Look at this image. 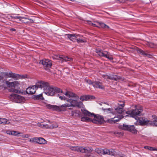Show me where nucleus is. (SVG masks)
<instances>
[{"mask_svg":"<svg viewBox=\"0 0 157 157\" xmlns=\"http://www.w3.org/2000/svg\"><path fill=\"white\" fill-rule=\"evenodd\" d=\"M64 94L68 98L67 101L70 102V104L65 103L60 106L52 105L48 104L47 105V107L50 109H52L54 111H65L66 110L67 108L70 106L76 107V104L77 101L76 100L79 98V97L74 93L70 92L67 91Z\"/></svg>","mask_w":157,"mask_h":157,"instance_id":"f257e3e1","label":"nucleus"},{"mask_svg":"<svg viewBox=\"0 0 157 157\" xmlns=\"http://www.w3.org/2000/svg\"><path fill=\"white\" fill-rule=\"evenodd\" d=\"M82 113L84 115L82 116L81 121H82L92 122L94 123L101 124L104 120L103 116L98 114L95 115L86 109H81Z\"/></svg>","mask_w":157,"mask_h":157,"instance_id":"f03ea898","label":"nucleus"},{"mask_svg":"<svg viewBox=\"0 0 157 157\" xmlns=\"http://www.w3.org/2000/svg\"><path fill=\"white\" fill-rule=\"evenodd\" d=\"M125 105V102L123 101H119L117 104V106L114 108L104 109L102 108V109L104 112H107L108 113H111L113 115L117 113L121 114L123 111V108Z\"/></svg>","mask_w":157,"mask_h":157,"instance_id":"7ed1b4c3","label":"nucleus"},{"mask_svg":"<svg viewBox=\"0 0 157 157\" xmlns=\"http://www.w3.org/2000/svg\"><path fill=\"white\" fill-rule=\"evenodd\" d=\"M142 111L143 108L142 106L136 105L134 109L127 111L126 113L137 120L138 117L140 116L141 113Z\"/></svg>","mask_w":157,"mask_h":157,"instance_id":"20e7f679","label":"nucleus"},{"mask_svg":"<svg viewBox=\"0 0 157 157\" xmlns=\"http://www.w3.org/2000/svg\"><path fill=\"white\" fill-rule=\"evenodd\" d=\"M6 83L8 87L10 88L9 90V91L15 93H18V91L15 89L19 85V83L18 81L10 82L8 81H6Z\"/></svg>","mask_w":157,"mask_h":157,"instance_id":"39448f33","label":"nucleus"},{"mask_svg":"<svg viewBox=\"0 0 157 157\" xmlns=\"http://www.w3.org/2000/svg\"><path fill=\"white\" fill-rule=\"evenodd\" d=\"M10 99L11 101L18 103H23L25 101V98L23 97L14 94H12L10 95Z\"/></svg>","mask_w":157,"mask_h":157,"instance_id":"423d86ee","label":"nucleus"},{"mask_svg":"<svg viewBox=\"0 0 157 157\" xmlns=\"http://www.w3.org/2000/svg\"><path fill=\"white\" fill-rule=\"evenodd\" d=\"M118 128L120 129L127 131L134 134H136L137 133V130L135 128L133 125H131L123 124V125L119 126Z\"/></svg>","mask_w":157,"mask_h":157,"instance_id":"0eeeda50","label":"nucleus"},{"mask_svg":"<svg viewBox=\"0 0 157 157\" xmlns=\"http://www.w3.org/2000/svg\"><path fill=\"white\" fill-rule=\"evenodd\" d=\"M137 122L138 124L141 125L151 124H152L151 121L148 120L147 119L144 117H140L137 119Z\"/></svg>","mask_w":157,"mask_h":157,"instance_id":"6e6552de","label":"nucleus"},{"mask_svg":"<svg viewBox=\"0 0 157 157\" xmlns=\"http://www.w3.org/2000/svg\"><path fill=\"white\" fill-rule=\"evenodd\" d=\"M36 86L37 88H40L41 89H43L44 91H46L47 90V88L49 86L48 82L43 81H40L36 83Z\"/></svg>","mask_w":157,"mask_h":157,"instance_id":"1a4fd4ad","label":"nucleus"},{"mask_svg":"<svg viewBox=\"0 0 157 157\" xmlns=\"http://www.w3.org/2000/svg\"><path fill=\"white\" fill-rule=\"evenodd\" d=\"M124 116L121 115H117L115 116L113 118L107 119L106 122L109 124H115L119 121Z\"/></svg>","mask_w":157,"mask_h":157,"instance_id":"9d476101","label":"nucleus"},{"mask_svg":"<svg viewBox=\"0 0 157 157\" xmlns=\"http://www.w3.org/2000/svg\"><path fill=\"white\" fill-rule=\"evenodd\" d=\"M96 53L100 56L106 57L109 60L113 59V58L112 55H110L109 52L107 51L103 52L101 50H97Z\"/></svg>","mask_w":157,"mask_h":157,"instance_id":"9b49d317","label":"nucleus"},{"mask_svg":"<svg viewBox=\"0 0 157 157\" xmlns=\"http://www.w3.org/2000/svg\"><path fill=\"white\" fill-rule=\"evenodd\" d=\"M39 63L42 64L45 68H50L52 66L51 61L48 59H44L40 60Z\"/></svg>","mask_w":157,"mask_h":157,"instance_id":"f8f14e48","label":"nucleus"},{"mask_svg":"<svg viewBox=\"0 0 157 157\" xmlns=\"http://www.w3.org/2000/svg\"><path fill=\"white\" fill-rule=\"evenodd\" d=\"M55 90L56 89L54 88V87L49 86L44 93L48 95L53 96L55 94Z\"/></svg>","mask_w":157,"mask_h":157,"instance_id":"ddd939ff","label":"nucleus"},{"mask_svg":"<svg viewBox=\"0 0 157 157\" xmlns=\"http://www.w3.org/2000/svg\"><path fill=\"white\" fill-rule=\"evenodd\" d=\"M37 88V87L36 86V84L32 86L28 87L26 90V92L28 94H33L35 93Z\"/></svg>","mask_w":157,"mask_h":157,"instance_id":"4468645a","label":"nucleus"},{"mask_svg":"<svg viewBox=\"0 0 157 157\" xmlns=\"http://www.w3.org/2000/svg\"><path fill=\"white\" fill-rule=\"evenodd\" d=\"M116 152L114 150H109L107 148L102 149V155H115Z\"/></svg>","mask_w":157,"mask_h":157,"instance_id":"2eb2a0df","label":"nucleus"},{"mask_svg":"<svg viewBox=\"0 0 157 157\" xmlns=\"http://www.w3.org/2000/svg\"><path fill=\"white\" fill-rule=\"evenodd\" d=\"M103 77L105 79H110L114 80L116 81L117 80H120L121 81H123L124 80V79L121 78L120 76L117 75L108 76L107 75H104L103 76Z\"/></svg>","mask_w":157,"mask_h":157,"instance_id":"dca6fc26","label":"nucleus"},{"mask_svg":"<svg viewBox=\"0 0 157 157\" xmlns=\"http://www.w3.org/2000/svg\"><path fill=\"white\" fill-rule=\"evenodd\" d=\"M3 76H4L6 77H11L13 78H17L18 77V75L13 73L12 72L9 73H2Z\"/></svg>","mask_w":157,"mask_h":157,"instance_id":"f3484780","label":"nucleus"},{"mask_svg":"<svg viewBox=\"0 0 157 157\" xmlns=\"http://www.w3.org/2000/svg\"><path fill=\"white\" fill-rule=\"evenodd\" d=\"M81 152L87 153H90L93 150V149L92 147H81Z\"/></svg>","mask_w":157,"mask_h":157,"instance_id":"a211bd4d","label":"nucleus"},{"mask_svg":"<svg viewBox=\"0 0 157 157\" xmlns=\"http://www.w3.org/2000/svg\"><path fill=\"white\" fill-rule=\"evenodd\" d=\"M78 36V35L76 34H65V36H67L68 39L72 41H75L76 40Z\"/></svg>","mask_w":157,"mask_h":157,"instance_id":"6ab92c4d","label":"nucleus"},{"mask_svg":"<svg viewBox=\"0 0 157 157\" xmlns=\"http://www.w3.org/2000/svg\"><path fill=\"white\" fill-rule=\"evenodd\" d=\"M13 17L15 19H16L17 20L19 19V21H21L24 23H26L28 22L26 21V20L27 19H28L30 21H31V22H33V20L23 17H18L16 16L15 17Z\"/></svg>","mask_w":157,"mask_h":157,"instance_id":"aec40b11","label":"nucleus"},{"mask_svg":"<svg viewBox=\"0 0 157 157\" xmlns=\"http://www.w3.org/2000/svg\"><path fill=\"white\" fill-rule=\"evenodd\" d=\"M93 86L94 87L102 89H103L104 88V87L102 84V83L99 81L94 82V83L93 84Z\"/></svg>","mask_w":157,"mask_h":157,"instance_id":"412c9836","label":"nucleus"},{"mask_svg":"<svg viewBox=\"0 0 157 157\" xmlns=\"http://www.w3.org/2000/svg\"><path fill=\"white\" fill-rule=\"evenodd\" d=\"M57 59H63V62L64 61H65L67 62V61H72V58H69L67 56H64L61 55H58L57 56Z\"/></svg>","mask_w":157,"mask_h":157,"instance_id":"4be33fe9","label":"nucleus"},{"mask_svg":"<svg viewBox=\"0 0 157 157\" xmlns=\"http://www.w3.org/2000/svg\"><path fill=\"white\" fill-rule=\"evenodd\" d=\"M94 97L89 95H83L80 97V100L84 101L88 100L93 99Z\"/></svg>","mask_w":157,"mask_h":157,"instance_id":"5701e85b","label":"nucleus"},{"mask_svg":"<svg viewBox=\"0 0 157 157\" xmlns=\"http://www.w3.org/2000/svg\"><path fill=\"white\" fill-rule=\"evenodd\" d=\"M80 112L78 110H73L71 111V115L74 117H78L79 116Z\"/></svg>","mask_w":157,"mask_h":157,"instance_id":"b1692460","label":"nucleus"},{"mask_svg":"<svg viewBox=\"0 0 157 157\" xmlns=\"http://www.w3.org/2000/svg\"><path fill=\"white\" fill-rule=\"evenodd\" d=\"M137 51L138 53H140L142 55H145L148 57L151 58L152 57L151 55L146 53L144 51L138 48L137 50Z\"/></svg>","mask_w":157,"mask_h":157,"instance_id":"393cba45","label":"nucleus"},{"mask_svg":"<svg viewBox=\"0 0 157 157\" xmlns=\"http://www.w3.org/2000/svg\"><path fill=\"white\" fill-rule=\"evenodd\" d=\"M37 143L40 144H44L47 143V141L42 138H37Z\"/></svg>","mask_w":157,"mask_h":157,"instance_id":"a878e982","label":"nucleus"},{"mask_svg":"<svg viewBox=\"0 0 157 157\" xmlns=\"http://www.w3.org/2000/svg\"><path fill=\"white\" fill-rule=\"evenodd\" d=\"M33 98L34 99L36 100H42L44 99L42 94H40L36 95H34L33 97Z\"/></svg>","mask_w":157,"mask_h":157,"instance_id":"bb28decb","label":"nucleus"},{"mask_svg":"<svg viewBox=\"0 0 157 157\" xmlns=\"http://www.w3.org/2000/svg\"><path fill=\"white\" fill-rule=\"evenodd\" d=\"M10 123L9 121L7 119L4 118H1L0 124H9Z\"/></svg>","mask_w":157,"mask_h":157,"instance_id":"cd10ccee","label":"nucleus"},{"mask_svg":"<svg viewBox=\"0 0 157 157\" xmlns=\"http://www.w3.org/2000/svg\"><path fill=\"white\" fill-rule=\"evenodd\" d=\"M98 24V28H101L107 29L109 28V26L103 23L99 22Z\"/></svg>","mask_w":157,"mask_h":157,"instance_id":"c85d7f7f","label":"nucleus"},{"mask_svg":"<svg viewBox=\"0 0 157 157\" xmlns=\"http://www.w3.org/2000/svg\"><path fill=\"white\" fill-rule=\"evenodd\" d=\"M81 147H71V149L72 150L76 151L78 152H80L81 151Z\"/></svg>","mask_w":157,"mask_h":157,"instance_id":"c756f323","label":"nucleus"},{"mask_svg":"<svg viewBox=\"0 0 157 157\" xmlns=\"http://www.w3.org/2000/svg\"><path fill=\"white\" fill-rule=\"evenodd\" d=\"M94 151L99 155H102V149L101 148H96Z\"/></svg>","mask_w":157,"mask_h":157,"instance_id":"7c9ffc66","label":"nucleus"},{"mask_svg":"<svg viewBox=\"0 0 157 157\" xmlns=\"http://www.w3.org/2000/svg\"><path fill=\"white\" fill-rule=\"evenodd\" d=\"M144 148L147 149H148L151 151H154L157 150V148L156 147H152L149 146H145Z\"/></svg>","mask_w":157,"mask_h":157,"instance_id":"2f4dec72","label":"nucleus"},{"mask_svg":"<svg viewBox=\"0 0 157 157\" xmlns=\"http://www.w3.org/2000/svg\"><path fill=\"white\" fill-rule=\"evenodd\" d=\"M38 125L41 128H49V125L48 124H41L40 123L38 124Z\"/></svg>","mask_w":157,"mask_h":157,"instance_id":"473e14b6","label":"nucleus"},{"mask_svg":"<svg viewBox=\"0 0 157 157\" xmlns=\"http://www.w3.org/2000/svg\"><path fill=\"white\" fill-rule=\"evenodd\" d=\"M83 106V104L82 102L81 101H77V103L76 104V107H77L79 108L82 107Z\"/></svg>","mask_w":157,"mask_h":157,"instance_id":"72a5a7b5","label":"nucleus"},{"mask_svg":"<svg viewBox=\"0 0 157 157\" xmlns=\"http://www.w3.org/2000/svg\"><path fill=\"white\" fill-rule=\"evenodd\" d=\"M54 88L56 89V90H55V93L56 92L58 93H62L64 94L65 93H63L62 90L60 89L55 87H54Z\"/></svg>","mask_w":157,"mask_h":157,"instance_id":"f704fd0d","label":"nucleus"},{"mask_svg":"<svg viewBox=\"0 0 157 157\" xmlns=\"http://www.w3.org/2000/svg\"><path fill=\"white\" fill-rule=\"evenodd\" d=\"M147 44L150 47L152 48H155L156 47V44H155L151 42H147Z\"/></svg>","mask_w":157,"mask_h":157,"instance_id":"c9c22d12","label":"nucleus"},{"mask_svg":"<svg viewBox=\"0 0 157 157\" xmlns=\"http://www.w3.org/2000/svg\"><path fill=\"white\" fill-rule=\"evenodd\" d=\"M58 125L57 123L54 122L53 124L51 126H49V128H56L58 127Z\"/></svg>","mask_w":157,"mask_h":157,"instance_id":"e433bc0d","label":"nucleus"},{"mask_svg":"<svg viewBox=\"0 0 157 157\" xmlns=\"http://www.w3.org/2000/svg\"><path fill=\"white\" fill-rule=\"evenodd\" d=\"M37 137L33 138L30 139L29 140V141L33 143H37Z\"/></svg>","mask_w":157,"mask_h":157,"instance_id":"4c0bfd02","label":"nucleus"},{"mask_svg":"<svg viewBox=\"0 0 157 157\" xmlns=\"http://www.w3.org/2000/svg\"><path fill=\"white\" fill-rule=\"evenodd\" d=\"M85 81L88 84L90 85H92L93 86V84H94V82H93L91 80L89 79H86L85 80Z\"/></svg>","mask_w":157,"mask_h":157,"instance_id":"58836bf2","label":"nucleus"},{"mask_svg":"<svg viewBox=\"0 0 157 157\" xmlns=\"http://www.w3.org/2000/svg\"><path fill=\"white\" fill-rule=\"evenodd\" d=\"M113 133L117 136H120L122 135V133L121 132H114Z\"/></svg>","mask_w":157,"mask_h":157,"instance_id":"ea45409f","label":"nucleus"},{"mask_svg":"<svg viewBox=\"0 0 157 157\" xmlns=\"http://www.w3.org/2000/svg\"><path fill=\"white\" fill-rule=\"evenodd\" d=\"M11 132V135L16 136L19 134H20V133H17V132L15 131H12L11 132Z\"/></svg>","mask_w":157,"mask_h":157,"instance_id":"a19ab883","label":"nucleus"},{"mask_svg":"<svg viewBox=\"0 0 157 157\" xmlns=\"http://www.w3.org/2000/svg\"><path fill=\"white\" fill-rule=\"evenodd\" d=\"M98 22H95L94 23L92 24V25L94 27H98Z\"/></svg>","mask_w":157,"mask_h":157,"instance_id":"79ce46f5","label":"nucleus"},{"mask_svg":"<svg viewBox=\"0 0 157 157\" xmlns=\"http://www.w3.org/2000/svg\"><path fill=\"white\" fill-rule=\"evenodd\" d=\"M59 98L61 100H66L67 99H68V98H66L64 96H60Z\"/></svg>","mask_w":157,"mask_h":157,"instance_id":"37998d69","label":"nucleus"},{"mask_svg":"<svg viewBox=\"0 0 157 157\" xmlns=\"http://www.w3.org/2000/svg\"><path fill=\"white\" fill-rule=\"evenodd\" d=\"M3 78V77L2 72H0V81L1 80H2Z\"/></svg>","mask_w":157,"mask_h":157,"instance_id":"c03bdc74","label":"nucleus"},{"mask_svg":"<svg viewBox=\"0 0 157 157\" xmlns=\"http://www.w3.org/2000/svg\"><path fill=\"white\" fill-rule=\"evenodd\" d=\"M76 40L77 41L78 43H83L84 42V41L83 40H82V39H78L77 38V40Z\"/></svg>","mask_w":157,"mask_h":157,"instance_id":"a18cd8bd","label":"nucleus"},{"mask_svg":"<svg viewBox=\"0 0 157 157\" xmlns=\"http://www.w3.org/2000/svg\"><path fill=\"white\" fill-rule=\"evenodd\" d=\"M15 16H12V19H13L15 20V21H16L17 22H19L20 21H19V19L17 20L16 19H15L13 17H14Z\"/></svg>","mask_w":157,"mask_h":157,"instance_id":"49530a36","label":"nucleus"},{"mask_svg":"<svg viewBox=\"0 0 157 157\" xmlns=\"http://www.w3.org/2000/svg\"><path fill=\"white\" fill-rule=\"evenodd\" d=\"M154 124L155 126H157V120H155L154 121Z\"/></svg>","mask_w":157,"mask_h":157,"instance_id":"de8ad7c7","label":"nucleus"},{"mask_svg":"<svg viewBox=\"0 0 157 157\" xmlns=\"http://www.w3.org/2000/svg\"><path fill=\"white\" fill-rule=\"evenodd\" d=\"M87 23L89 25H92V24L93 23L91 22L90 21H87Z\"/></svg>","mask_w":157,"mask_h":157,"instance_id":"09e8293b","label":"nucleus"},{"mask_svg":"<svg viewBox=\"0 0 157 157\" xmlns=\"http://www.w3.org/2000/svg\"><path fill=\"white\" fill-rule=\"evenodd\" d=\"M25 138H28L29 137V134H25Z\"/></svg>","mask_w":157,"mask_h":157,"instance_id":"8fccbe9b","label":"nucleus"},{"mask_svg":"<svg viewBox=\"0 0 157 157\" xmlns=\"http://www.w3.org/2000/svg\"><path fill=\"white\" fill-rule=\"evenodd\" d=\"M11 132L10 131H7V133L8 134H9V135H11V132Z\"/></svg>","mask_w":157,"mask_h":157,"instance_id":"3c124183","label":"nucleus"},{"mask_svg":"<svg viewBox=\"0 0 157 157\" xmlns=\"http://www.w3.org/2000/svg\"><path fill=\"white\" fill-rule=\"evenodd\" d=\"M10 30L11 31H15L16 29H14L13 28V29H11Z\"/></svg>","mask_w":157,"mask_h":157,"instance_id":"603ef678","label":"nucleus"},{"mask_svg":"<svg viewBox=\"0 0 157 157\" xmlns=\"http://www.w3.org/2000/svg\"><path fill=\"white\" fill-rule=\"evenodd\" d=\"M21 136L23 138H25V135H22Z\"/></svg>","mask_w":157,"mask_h":157,"instance_id":"864d4df0","label":"nucleus"},{"mask_svg":"<svg viewBox=\"0 0 157 157\" xmlns=\"http://www.w3.org/2000/svg\"><path fill=\"white\" fill-rule=\"evenodd\" d=\"M121 157H126L124 155H122L120 156Z\"/></svg>","mask_w":157,"mask_h":157,"instance_id":"5fc2aeb1","label":"nucleus"},{"mask_svg":"<svg viewBox=\"0 0 157 157\" xmlns=\"http://www.w3.org/2000/svg\"><path fill=\"white\" fill-rule=\"evenodd\" d=\"M48 122H50V121H49L48 120Z\"/></svg>","mask_w":157,"mask_h":157,"instance_id":"6e6d98bb","label":"nucleus"}]
</instances>
